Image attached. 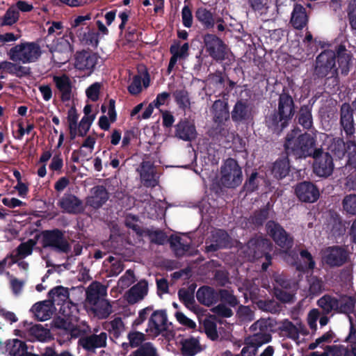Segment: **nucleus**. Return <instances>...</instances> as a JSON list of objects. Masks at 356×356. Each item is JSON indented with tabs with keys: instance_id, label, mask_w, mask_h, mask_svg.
<instances>
[{
	"instance_id": "35",
	"label": "nucleus",
	"mask_w": 356,
	"mask_h": 356,
	"mask_svg": "<svg viewBox=\"0 0 356 356\" xmlns=\"http://www.w3.org/2000/svg\"><path fill=\"white\" fill-rule=\"evenodd\" d=\"M52 305H60L69 300V291L63 286H57L49 292Z\"/></svg>"
},
{
	"instance_id": "1",
	"label": "nucleus",
	"mask_w": 356,
	"mask_h": 356,
	"mask_svg": "<svg viewBox=\"0 0 356 356\" xmlns=\"http://www.w3.org/2000/svg\"><path fill=\"white\" fill-rule=\"evenodd\" d=\"M288 153L298 157H306L314 154V140L309 134H300L298 129H293L288 134L284 143Z\"/></svg>"
},
{
	"instance_id": "6",
	"label": "nucleus",
	"mask_w": 356,
	"mask_h": 356,
	"mask_svg": "<svg viewBox=\"0 0 356 356\" xmlns=\"http://www.w3.org/2000/svg\"><path fill=\"white\" fill-rule=\"evenodd\" d=\"M278 330L282 337L290 339L297 345L305 341V337L309 334L305 324L300 321L292 323L285 319L279 323Z\"/></svg>"
},
{
	"instance_id": "30",
	"label": "nucleus",
	"mask_w": 356,
	"mask_h": 356,
	"mask_svg": "<svg viewBox=\"0 0 356 356\" xmlns=\"http://www.w3.org/2000/svg\"><path fill=\"white\" fill-rule=\"evenodd\" d=\"M197 300L206 305L210 306L216 303L218 299V293L211 287H200L196 293Z\"/></svg>"
},
{
	"instance_id": "53",
	"label": "nucleus",
	"mask_w": 356,
	"mask_h": 356,
	"mask_svg": "<svg viewBox=\"0 0 356 356\" xmlns=\"http://www.w3.org/2000/svg\"><path fill=\"white\" fill-rule=\"evenodd\" d=\"M19 17V13L17 10L16 7L11 6L6 12L3 17L1 25L11 26L15 24Z\"/></svg>"
},
{
	"instance_id": "2",
	"label": "nucleus",
	"mask_w": 356,
	"mask_h": 356,
	"mask_svg": "<svg viewBox=\"0 0 356 356\" xmlns=\"http://www.w3.org/2000/svg\"><path fill=\"white\" fill-rule=\"evenodd\" d=\"M250 329L255 332L245 339V346L240 353L241 356H255L258 347L269 342L271 339L268 322L266 320L257 321L250 327Z\"/></svg>"
},
{
	"instance_id": "60",
	"label": "nucleus",
	"mask_w": 356,
	"mask_h": 356,
	"mask_svg": "<svg viewBox=\"0 0 356 356\" xmlns=\"http://www.w3.org/2000/svg\"><path fill=\"white\" fill-rule=\"evenodd\" d=\"M343 209L350 214H356V195L346 196L343 201Z\"/></svg>"
},
{
	"instance_id": "4",
	"label": "nucleus",
	"mask_w": 356,
	"mask_h": 356,
	"mask_svg": "<svg viewBox=\"0 0 356 356\" xmlns=\"http://www.w3.org/2000/svg\"><path fill=\"white\" fill-rule=\"evenodd\" d=\"M42 55L40 45L36 42H22L11 47L8 52L10 60L21 64L37 62Z\"/></svg>"
},
{
	"instance_id": "40",
	"label": "nucleus",
	"mask_w": 356,
	"mask_h": 356,
	"mask_svg": "<svg viewBox=\"0 0 356 356\" xmlns=\"http://www.w3.org/2000/svg\"><path fill=\"white\" fill-rule=\"evenodd\" d=\"M175 101L178 106L183 110L189 109L191 106V100L188 92L185 89L177 90L173 92Z\"/></svg>"
},
{
	"instance_id": "46",
	"label": "nucleus",
	"mask_w": 356,
	"mask_h": 356,
	"mask_svg": "<svg viewBox=\"0 0 356 356\" xmlns=\"http://www.w3.org/2000/svg\"><path fill=\"white\" fill-rule=\"evenodd\" d=\"M300 263L296 264V268L299 270H312L315 266V262L309 252L307 250L300 252Z\"/></svg>"
},
{
	"instance_id": "34",
	"label": "nucleus",
	"mask_w": 356,
	"mask_h": 356,
	"mask_svg": "<svg viewBox=\"0 0 356 356\" xmlns=\"http://www.w3.org/2000/svg\"><path fill=\"white\" fill-rule=\"evenodd\" d=\"M90 19L91 14L88 13L86 15H79L70 22L71 29L74 30L81 40H85L87 39L86 32L83 31L82 33V31L83 29V27L86 25L87 21Z\"/></svg>"
},
{
	"instance_id": "51",
	"label": "nucleus",
	"mask_w": 356,
	"mask_h": 356,
	"mask_svg": "<svg viewBox=\"0 0 356 356\" xmlns=\"http://www.w3.org/2000/svg\"><path fill=\"white\" fill-rule=\"evenodd\" d=\"M131 356H159V354L154 346L152 343L147 342L134 351Z\"/></svg>"
},
{
	"instance_id": "23",
	"label": "nucleus",
	"mask_w": 356,
	"mask_h": 356,
	"mask_svg": "<svg viewBox=\"0 0 356 356\" xmlns=\"http://www.w3.org/2000/svg\"><path fill=\"white\" fill-rule=\"evenodd\" d=\"M147 282L142 280L128 290L124 294V298L129 304L133 305L142 300L147 294Z\"/></svg>"
},
{
	"instance_id": "15",
	"label": "nucleus",
	"mask_w": 356,
	"mask_h": 356,
	"mask_svg": "<svg viewBox=\"0 0 356 356\" xmlns=\"http://www.w3.org/2000/svg\"><path fill=\"white\" fill-rule=\"evenodd\" d=\"M275 296L282 302H289L293 298V291L291 290V283L282 275L275 276Z\"/></svg>"
},
{
	"instance_id": "8",
	"label": "nucleus",
	"mask_w": 356,
	"mask_h": 356,
	"mask_svg": "<svg viewBox=\"0 0 356 356\" xmlns=\"http://www.w3.org/2000/svg\"><path fill=\"white\" fill-rule=\"evenodd\" d=\"M42 244L43 248H51L58 252L67 253L70 246L62 232L58 229L45 231L42 235Z\"/></svg>"
},
{
	"instance_id": "54",
	"label": "nucleus",
	"mask_w": 356,
	"mask_h": 356,
	"mask_svg": "<svg viewBox=\"0 0 356 356\" xmlns=\"http://www.w3.org/2000/svg\"><path fill=\"white\" fill-rule=\"evenodd\" d=\"M60 312L66 318H76L78 313L76 305L74 304L72 301L68 300L64 303L60 305Z\"/></svg>"
},
{
	"instance_id": "44",
	"label": "nucleus",
	"mask_w": 356,
	"mask_h": 356,
	"mask_svg": "<svg viewBox=\"0 0 356 356\" xmlns=\"http://www.w3.org/2000/svg\"><path fill=\"white\" fill-rule=\"evenodd\" d=\"M337 305L338 312L350 314L354 309L355 300L350 296H343L337 299Z\"/></svg>"
},
{
	"instance_id": "47",
	"label": "nucleus",
	"mask_w": 356,
	"mask_h": 356,
	"mask_svg": "<svg viewBox=\"0 0 356 356\" xmlns=\"http://www.w3.org/2000/svg\"><path fill=\"white\" fill-rule=\"evenodd\" d=\"M298 122L305 129H309L313 124L311 108L308 106L300 108L298 114Z\"/></svg>"
},
{
	"instance_id": "41",
	"label": "nucleus",
	"mask_w": 356,
	"mask_h": 356,
	"mask_svg": "<svg viewBox=\"0 0 356 356\" xmlns=\"http://www.w3.org/2000/svg\"><path fill=\"white\" fill-rule=\"evenodd\" d=\"M197 20L206 28H212L215 24L213 14L204 8H199L195 13Z\"/></svg>"
},
{
	"instance_id": "50",
	"label": "nucleus",
	"mask_w": 356,
	"mask_h": 356,
	"mask_svg": "<svg viewBox=\"0 0 356 356\" xmlns=\"http://www.w3.org/2000/svg\"><path fill=\"white\" fill-rule=\"evenodd\" d=\"M29 334L32 337L31 340L44 341L49 337V332L40 325H35L30 327Z\"/></svg>"
},
{
	"instance_id": "5",
	"label": "nucleus",
	"mask_w": 356,
	"mask_h": 356,
	"mask_svg": "<svg viewBox=\"0 0 356 356\" xmlns=\"http://www.w3.org/2000/svg\"><path fill=\"white\" fill-rule=\"evenodd\" d=\"M242 180V170L237 161L233 159H227L220 168L221 184L227 188H235Z\"/></svg>"
},
{
	"instance_id": "45",
	"label": "nucleus",
	"mask_w": 356,
	"mask_h": 356,
	"mask_svg": "<svg viewBox=\"0 0 356 356\" xmlns=\"http://www.w3.org/2000/svg\"><path fill=\"white\" fill-rule=\"evenodd\" d=\"M318 305L327 314L332 311L337 312V298L327 295L323 296L318 300Z\"/></svg>"
},
{
	"instance_id": "55",
	"label": "nucleus",
	"mask_w": 356,
	"mask_h": 356,
	"mask_svg": "<svg viewBox=\"0 0 356 356\" xmlns=\"http://www.w3.org/2000/svg\"><path fill=\"white\" fill-rule=\"evenodd\" d=\"M79 119V115L76 110L72 107L67 113V122L70 129V137L72 139L76 138V125Z\"/></svg>"
},
{
	"instance_id": "16",
	"label": "nucleus",
	"mask_w": 356,
	"mask_h": 356,
	"mask_svg": "<svg viewBox=\"0 0 356 356\" xmlns=\"http://www.w3.org/2000/svg\"><path fill=\"white\" fill-rule=\"evenodd\" d=\"M138 171L140 173L141 182L145 186L154 187L159 184V177L156 169L150 162L143 161Z\"/></svg>"
},
{
	"instance_id": "27",
	"label": "nucleus",
	"mask_w": 356,
	"mask_h": 356,
	"mask_svg": "<svg viewBox=\"0 0 356 356\" xmlns=\"http://www.w3.org/2000/svg\"><path fill=\"white\" fill-rule=\"evenodd\" d=\"M181 353L184 356H194L202 350L198 338L190 337L180 341Z\"/></svg>"
},
{
	"instance_id": "56",
	"label": "nucleus",
	"mask_w": 356,
	"mask_h": 356,
	"mask_svg": "<svg viewBox=\"0 0 356 356\" xmlns=\"http://www.w3.org/2000/svg\"><path fill=\"white\" fill-rule=\"evenodd\" d=\"M95 117L83 116L79 124L76 125V137L77 136H83L89 130Z\"/></svg>"
},
{
	"instance_id": "22",
	"label": "nucleus",
	"mask_w": 356,
	"mask_h": 356,
	"mask_svg": "<svg viewBox=\"0 0 356 356\" xmlns=\"http://www.w3.org/2000/svg\"><path fill=\"white\" fill-rule=\"evenodd\" d=\"M108 199V193L102 186H94L90 190V195L86 198V204L94 209H99Z\"/></svg>"
},
{
	"instance_id": "39",
	"label": "nucleus",
	"mask_w": 356,
	"mask_h": 356,
	"mask_svg": "<svg viewBox=\"0 0 356 356\" xmlns=\"http://www.w3.org/2000/svg\"><path fill=\"white\" fill-rule=\"evenodd\" d=\"M35 245L36 241L33 239H29L21 243L16 250V254L13 255L15 261H17L18 260L31 255Z\"/></svg>"
},
{
	"instance_id": "28",
	"label": "nucleus",
	"mask_w": 356,
	"mask_h": 356,
	"mask_svg": "<svg viewBox=\"0 0 356 356\" xmlns=\"http://www.w3.org/2000/svg\"><path fill=\"white\" fill-rule=\"evenodd\" d=\"M35 316L41 321L51 318L54 312V307L50 301H42L35 303L31 308Z\"/></svg>"
},
{
	"instance_id": "43",
	"label": "nucleus",
	"mask_w": 356,
	"mask_h": 356,
	"mask_svg": "<svg viewBox=\"0 0 356 356\" xmlns=\"http://www.w3.org/2000/svg\"><path fill=\"white\" fill-rule=\"evenodd\" d=\"M213 238L215 243H211V245L207 246V250L208 252L215 251L219 248L226 246L228 235L223 230H217L213 234Z\"/></svg>"
},
{
	"instance_id": "59",
	"label": "nucleus",
	"mask_w": 356,
	"mask_h": 356,
	"mask_svg": "<svg viewBox=\"0 0 356 356\" xmlns=\"http://www.w3.org/2000/svg\"><path fill=\"white\" fill-rule=\"evenodd\" d=\"M171 247L175 250L177 254H181L188 250V245L182 241L179 236H171L170 238Z\"/></svg>"
},
{
	"instance_id": "58",
	"label": "nucleus",
	"mask_w": 356,
	"mask_h": 356,
	"mask_svg": "<svg viewBox=\"0 0 356 356\" xmlns=\"http://www.w3.org/2000/svg\"><path fill=\"white\" fill-rule=\"evenodd\" d=\"M345 143L340 138L332 139V143L329 146V149L337 156H343L345 154Z\"/></svg>"
},
{
	"instance_id": "33",
	"label": "nucleus",
	"mask_w": 356,
	"mask_h": 356,
	"mask_svg": "<svg viewBox=\"0 0 356 356\" xmlns=\"http://www.w3.org/2000/svg\"><path fill=\"white\" fill-rule=\"evenodd\" d=\"M135 280L133 270L131 269L127 270L118 280L117 286L111 289V293L114 297H117L118 293H121L124 289L132 284L135 282Z\"/></svg>"
},
{
	"instance_id": "14",
	"label": "nucleus",
	"mask_w": 356,
	"mask_h": 356,
	"mask_svg": "<svg viewBox=\"0 0 356 356\" xmlns=\"http://www.w3.org/2000/svg\"><path fill=\"white\" fill-rule=\"evenodd\" d=\"M266 229L268 234L279 246L286 249L291 246L292 239L278 224L269 221L266 225Z\"/></svg>"
},
{
	"instance_id": "7",
	"label": "nucleus",
	"mask_w": 356,
	"mask_h": 356,
	"mask_svg": "<svg viewBox=\"0 0 356 356\" xmlns=\"http://www.w3.org/2000/svg\"><path fill=\"white\" fill-rule=\"evenodd\" d=\"M335 53L327 50L320 54L316 58L315 72L319 76L330 75V78H334L337 81V68L335 65Z\"/></svg>"
},
{
	"instance_id": "10",
	"label": "nucleus",
	"mask_w": 356,
	"mask_h": 356,
	"mask_svg": "<svg viewBox=\"0 0 356 356\" xmlns=\"http://www.w3.org/2000/svg\"><path fill=\"white\" fill-rule=\"evenodd\" d=\"M271 246L270 243L267 239H257L250 240L247 245L248 250V259H254L259 258L261 255V252L265 254L266 262L262 264V269L266 270L270 264V257L269 256L267 250L270 249Z\"/></svg>"
},
{
	"instance_id": "19",
	"label": "nucleus",
	"mask_w": 356,
	"mask_h": 356,
	"mask_svg": "<svg viewBox=\"0 0 356 356\" xmlns=\"http://www.w3.org/2000/svg\"><path fill=\"white\" fill-rule=\"evenodd\" d=\"M107 334L101 332L98 334H93L85 336L79 339V344L84 349L92 351L96 348H104L106 346Z\"/></svg>"
},
{
	"instance_id": "26",
	"label": "nucleus",
	"mask_w": 356,
	"mask_h": 356,
	"mask_svg": "<svg viewBox=\"0 0 356 356\" xmlns=\"http://www.w3.org/2000/svg\"><path fill=\"white\" fill-rule=\"evenodd\" d=\"M0 71L7 72L17 77H23L29 75L30 67L22 65L17 62L2 61L0 62Z\"/></svg>"
},
{
	"instance_id": "64",
	"label": "nucleus",
	"mask_w": 356,
	"mask_h": 356,
	"mask_svg": "<svg viewBox=\"0 0 356 356\" xmlns=\"http://www.w3.org/2000/svg\"><path fill=\"white\" fill-rule=\"evenodd\" d=\"M179 299L184 303V305L189 309L193 307L194 303V298L193 294L185 289H181L178 292Z\"/></svg>"
},
{
	"instance_id": "25",
	"label": "nucleus",
	"mask_w": 356,
	"mask_h": 356,
	"mask_svg": "<svg viewBox=\"0 0 356 356\" xmlns=\"http://www.w3.org/2000/svg\"><path fill=\"white\" fill-rule=\"evenodd\" d=\"M175 136L183 140L191 141L197 136L195 127L187 120L181 121L176 125Z\"/></svg>"
},
{
	"instance_id": "3",
	"label": "nucleus",
	"mask_w": 356,
	"mask_h": 356,
	"mask_svg": "<svg viewBox=\"0 0 356 356\" xmlns=\"http://www.w3.org/2000/svg\"><path fill=\"white\" fill-rule=\"evenodd\" d=\"M294 114V103L292 97L286 93L280 95L277 113L267 120L268 126L275 131H281L288 124Z\"/></svg>"
},
{
	"instance_id": "11",
	"label": "nucleus",
	"mask_w": 356,
	"mask_h": 356,
	"mask_svg": "<svg viewBox=\"0 0 356 356\" xmlns=\"http://www.w3.org/2000/svg\"><path fill=\"white\" fill-rule=\"evenodd\" d=\"M168 327V321L165 311L156 310L149 318L146 332L150 336L155 337L165 331Z\"/></svg>"
},
{
	"instance_id": "17",
	"label": "nucleus",
	"mask_w": 356,
	"mask_h": 356,
	"mask_svg": "<svg viewBox=\"0 0 356 356\" xmlns=\"http://www.w3.org/2000/svg\"><path fill=\"white\" fill-rule=\"evenodd\" d=\"M59 207L69 213H80L83 211V202L71 193H65L58 201Z\"/></svg>"
},
{
	"instance_id": "21",
	"label": "nucleus",
	"mask_w": 356,
	"mask_h": 356,
	"mask_svg": "<svg viewBox=\"0 0 356 356\" xmlns=\"http://www.w3.org/2000/svg\"><path fill=\"white\" fill-rule=\"evenodd\" d=\"M53 81L60 95L61 100L63 102L70 100L73 97V91L70 77L66 74L54 76Z\"/></svg>"
},
{
	"instance_id": "49",
	"label": "nucleus",
	"mask_w": 356,
	"mask_h": 356,
	"mask_svg": "<svg viewBox=\"0 0 356 356\" xmlns=\"http://www.w3.org/2000/svg\"><path fill=\"white\" fill-rule=\"evenodd\" d=\"M91 306L95 313L101 318H106L112 312L111 305L105 299L99 301L96 305Z\"/></svg>"
},
{
	"instance_id": "20",
	"label": "nucleus",
	"mask_w": 356,
	"mask_h": 356,
	"mask_svg": "<svg viewBox=\"0 0 356 356\" xmlns=\"http://www.w3.org/2000/svg\"><path fill=\"white\" fill-rule=\"evenodd\" d=\"M295 192L299 200L302 202H314L319 196L318 191L315 186L307 181L298 184Z\"/></svg>"
},
{
	"instance_id": "38",
	"label": "nucleus",
	"mask_w": 356,
	"mask_h": 356,
	"mask_svg": "<svg viewBox=\"0 0 356 356\" xmlns=\"http://www.w3.org/2000/svg\"><path fill=\"white\" fill-rule=\"evenodd\" d=\"M339 68L341 74H346L349 71L351 56L345 47L340 45L337 49Z\"/></svg>"
},
{
	"instance_id": "13",
	"label": "nucleus",
	"mask_w": 356,
	"mask_h": 356,
	"mask_svg": "<svg viewBox=\"0 0 356 356\" xmlns=\"http://www.w3.org/2000/svg\"><path fill=\"white\" fill-rule=\"evenodd\" d=\"M204 42L209 55L216 60H223L226 54V47L223 42L213 34H207Z\"/></svg>"
},
{
	"instance_id": "42",
	"label": "nucleus",
	"mask_w": 356,
	"mask_h": 356,
	"mask_svg": "<svg viewBox=\"0 0 356 356\" xmlns=\"http://www.w3.org/2000/svg\"><path fill=\"white\" fill-rule=\"evenodd\" d=\"M141 83H143L144 88H147L149 86V78L147 74H145L143 76L141 75L135 76L132 83L128 88L129 92L134 95L140 93L142 91Z\"/></svg>"
},
{
	"instance_id": "37",
	"label": "nucleus",
	"mask_w": 356,
	"mask_h": 356,
	"mask_svg": "<svg viewBox=\"0 0 356 356\" xmlns=\"http://www.w3.org/2000/svg\"><path fill=\"white\" fill-rule=\"evenodd\" d=\"M7 350L10 356H27L29 353L26 343L16 339L8 343Z\"/></svg>"
},
{
	"instance_id": "57",
	"label": "nucleus",
	"mask_w": 356,
	"mask_h": 356,
	"mask_svg": "<svg viewBox=\"0 0 356 356\" xmlns=\"http://www.w3.org/2000/svg\"><path fill=\"white\" fill-rule=\"evenodd\" d=\"M129 346L131 348H136L142 346V343L146 340V336L144 333L138 331H131L128 335Z\"/></svg>"
},
{
	"instance_id": "9",
	"label": "nucleus",
	"mask_w": 356,
	"mask_h": 356,
	"mask_svg": "<svg viewBox=\"0 0 356 356\" xmlns=\"http://www.w3.org/2000/svg\"><path fill=\"white\" fill-rule=\"evenodd\" d=\"M314 159V172L319 177L330 176L334 169L332 156L327 152L320 149L315 150L313 154Z\"/></svg>"
},
{
	"instance_id": "24",
	"label": "nucleus",
	"mask_w": 356,
	"mask_h": 356,
	"mask_svg": "<svg viewBox=\"0 0 356 356\" xmlns=\"http://www.w3.org/2000/svg\"><path fill=\"white\" fill-rule=\"evenodd\" d=\"M105 296L106 287L99 282H92L86 291V302L90 305H96Z\"/></svg>"
},
{
	"instance_id": "63",
	"label": "nucleus",
	"mask_w": 356,
	"mask_h": 356,
	"mask_svg": "<svg viewBox=\"0 0 356 356\" xmlns=\"http://www.w3.org/2000/svg\"><path fill=\"white\" fill-rule=\"evenodd\" d=\"M346 152L348 156V164L353 167H356V143L355 142H347Z\"/></svg>"
},
{
	"instance_id": "36",
	"label": "nucleus",
	"mask_w": 356,
	"mask_h": 356,
	"mask_svg": "<svg viewBox=\"0 0 356 356\" xmlns=\"http://www.w3.org/2000/svg\"><path fill=\"white\" fill-rule=\"evenodd\" d=\"M307 17L305 8L301 5H296L292 13L291 22L296 29H302L306 25Z\"/></svg>"
},
{
	"instance_id": "32",
	"label": "nucleus",
	"mask_w": 356,
	"mask_h": 356,
	"mask_svg": "<svg viewBox=\"0 0 356 356\" xmlns=\"http://www.w3.org/2000/svg\"><path fill=\"white\" fill-rule=\"evenodd\" d=\"M252 108L247 102L238 101L232 112L234 121H241L251 116Z\"/></svg>"
},
{
	"instance_id": "52",
	"label": "nucleus",
	"mask_w": 356,
	"mask_h": 356,
	"mask_svg": "<svg viewBox=\"0 0 356 356\" xmlns=\"http://www.w3.org/2000/svg\"><path fill=\"white\" fill-rule=\"evenodd\" d=\"M350 327V332L346 339V341L349 343L350 350H348V355L351 356H356V327L354 325L353 318L348 316Z\"/></svg>"
},
{
	"instance_id": "12",
	"label": "nucleus",
	"mask_w": 356,
	"mask_h": 356,
	"mask_svg": "<svg viewBox=\"0 0 356 356\" xmlns=\"http://www.w3.org/2000/svg\"><path fill=\"white\" fill-rule=\"evenodd\" d=\"M348 252L343 248L334 246L323 251L322 260L330 266H340L348 259Z\"/></svg>"
},
{
	"instance_id": "48",
	"label": "nucleus",
	"mask_w": 356,
	"mask_h": 356,
	"mask_svg": "<svg viewBox=\"0 0 356 356\" xmlns=\"http://www.w3.org/2000/svg\"><path fill=\"white\" fill-rule=\"evenodd\" d=\"M289 171V163L286 159L277 161L273 167L272 172L275 177L282 179L286 177Z\"/></svg>"
},
{
	"instance_id": "18",
	"label": "nucleus",
	"mask_w": 356,
	"mask_h": 356,
	"mask_svg": "<svg viewBox=\"0 0 356 356\" xmlns=\"http://www.w3.org/2000/svg\"><path fill=\"white\" fill-rule=\"evenodd\" d=\"M97 62V56L88 51L77 52L74 57V67L81 71L89 73L93 70Z\"/></svg>"
},
{
	"instance_id": "61",
	"label": "nucleus",
	"mask_w": 356,
	"mask_h": 356,
	"mask_svg": "<svg viewBox=\"0 0 356 356\" xmlns=\"http://www.w3.org/2000/svg\"><path fill=\"white\" fill-rule=\"evenodd\" d=\"M330 356H348V349L343 345L334 344L327 346Z\"/></svg>"
},
{
	"instance_id": "31",
	"label": "nucleus",
	"mask_w": 356,
	"mask_h": 356,
	"mask_svg": "<svg viewBox=\"0 0 356 356\" xmlns=\"http://www.w3.org/2000/svg\"><path fill=\"white\" fill-rule=\"evenodd\" d=\"M213 120L218 124H222L229 118V111L227 104L220 99L214 102L212 106Z\"/></svg>"
},
{
	"instance_id": "29",
	"label": "nucleus",
	"mask_w": 356,
	"mask_h": 356,
	"mask_svg": "<svg viewBox=\"0 0 356 356\" xmlns=\"http://www.w3.org/2000/svg\"><path fill=\"white\" fill-rule=\"evenodd\" d=\"M341 124L347 134H353V116L349 104H344L341 108Z\"/></svg>"
},
{
	"instance_id": "62",
	"label": "nucleus",
	"mask_w": 356,
	"mask_h": 356,
	"mask_svg": "<svg viewBox=\"0 0 356 356\" xmlns=\"http://www.w3.org/2000/svg\"><path fill=\"white\" fill-rule=\"evenodd\" d=\"M204 327L207 335L211 340H216L218 337L216 325L213 321L205 320L204 321Z\"/></svg>"
}]
</instances>
